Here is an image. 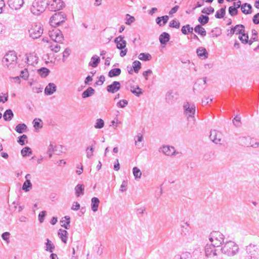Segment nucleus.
<instances>
[{"mask_svg":"<svg viewBox=\"0 0 259 259\" xmlns=\"http://www.w3.org/2000/svg\"><path fill=\"white\" fill-rule=\"evenodd\" d=\"M49 36L54 42L51 44L49 48L55 53L59 52L61 48L58 43L62 44L64 40V36L62 31L59 29L54 30L50 32Z\"/></svg>","mask_w":259,"mask_h":259,"instance_id":"nucleus-1","label":"nucleus"},{"mask_svg":"<svg viewBox=\"0 0 259 259\" xmlns=\"http://www.w3.org/2000/svg\"><path fill=\"white\" fill-rule=\"evenodd\" d=\"M221 251L223 253L229 256H234L239 251L238 245L234 241H226L222 244Z\"/></svg>","mask_w":259,"mask_h":259,"instance_id":"nucleus-2","label":"nucleus"},{"mask_svg":"<svg viewBox=\"0 0 259 259\" xmlns=\"http://www.w3.org/2000/svg\"><path fill=\"white\" fill-rule=\"evenodd\" d=\"M48 3L45 0H34L30 8L31 12L35 15H39L47 8Z\"/></svg>","mask_w":259,"mask_h":259,"instance_id":"nucleus-3","label":"nucleus"},{"mask_svg":"<svg viewBox=\"0 0 259 259\" xmlns=\"http://www.w3.org/2000/svg\"><path fill=\"white\" fill-rule=\"evenodd\" d=\"M184 113L187 117L189 121H192L194 123L195 121L194 115L196 111L195 105L188 102H185L183 105Z\"/></svg>","mask_w":259,"mask_h":259,"instance_id":"nucleus-4","label":"nucleus"},{"mask_svg":"<svg viewBox=\"0 0 259 259\" xmlns=\"http://www.w3.org/2000/svg\"><path fill=\"white\" fill-rule=\"evenodd\" d=\"M67 19V16L63 12L54 14L50 18V23L53 27H57L64 23Z\"/></svg>","mask_w":259,"mask_h":259,"instance_id":"nucleus-5","label":"nucleus"},{"mask_svg":"<svg viewBox=\"0 0 259 259\" xmlns=\"http://www.w3.org/2000/svg\"><path fill=\"white\" fill-rule=\"evenodd\" d=\"M211 244L216 247H219L222 245L224 240V236L219 231H214L210 233L209 237Z\"/></svg>","mask_w":259,"mask_h":259,"instance_id":"nucleus-6","label":"nucleus"},{"mask_svg":"<svg viewBox=\"0 0 259 259\" xmlns=\"http://www.w3.org/2000/svg\"><path fill=\"white\" fill-rule=\"evenodd\" d=\"M17 57L15 53L11 51L7 53L3 59L2 62L4 65L8 68H11L16 64Z\"/></svg>","mask_w":259,"mask_h":259,"instance_id":"nucleus-7","label":"nucleus"},{"mask_svg":"<svg viewBox=\"0 0 259 259\" xmlns=\"http://www.w3.org/2000/svg\"><path fill=\"white\" fill-rule=\"evenodd\" d=\"M29 36L33 39L39 38L43 33V28L40 23H34L29 29Z\"/></svg>","mask_w":259,"mask_h":259,"instance_id":"nucleus-8","label":"nucleus"},{"mask_svg":"<svg viewBox=\"0 0 259 259\" xmlns=\"http://www.w3.org/2000/svg\"><path fill=\"white\" fill-rule=\"evenodd\" d=\"M239 143L240 145L244 147H251L254 148H258L259 143L255 142L253 143L252 139L249 136H244L239 138Z\"/></svg>","mask_w":259,"mask_h":259,"instance_id":"nucleus-9","label":"nucleus"},{"mask_svg":"<svg viewBox=\"0 0 259 259\" xmlns=\"http://www.w3.org/2000/svg\"><path fill=\"white\" fill-rule=\"evenodd\" d=\"M49 9L51 11H57L65 7V4L62 0H53L48 3Z\"/></svg>","mask_w":259,"mask_h":259,"instance_id":"nucleus-10","label":"nucleus"},{"mask_svg":"<svg viewBox=\"0 0 259 259\" xmlns=\"http://www.w3.org/2000/svg\"><path fill=\"white\" fill-rule=\"evenodd\" d=\"M246 253L249 256H243L242 259H259V257L256 255L257 250V247L256 245L250 244L246 247Z\"/></svg>","mask_w":259,"mask_h":259,"instance_id":"nucleus-11","label":"nucleus"},{"mask_svg":"<svg viewBox=\"0 0 259 259\" xmlns=\"http://www.w3.org/2000/svg\"><path fill=\"white\" fill-rule=\"evenodd\" d=\"M179 94L177 91L170 90L165 95V101L168 104H174L178 99Z\"/></svg>","mask_w":259,"mask_h":259,"instance_id":"nucleus-12","label":"nucleus"},{"mask_svg":"<svg viewBox=\"0 0 259 259\" xmlns=\"http://www.w3.org/2000/svg\"><path fill=\"white\" fill-rule=\"evenodd\" d=\"M159 151L168 156H174L178 153V152H176L174 147L168 145L163 146L160 148Z\"/></svg>","mask_w":259,"mask_h":259,"instance_id":"nucleus-13","label":"nucleus"},{"mask_svg":"<svg viewBox=\"0 0 259 259\" xmlns=\"http://www.w3.org/2000/svg\"><path fill=\"white\" fill-rule=\"evenodd\" d=\"M216 246L212 244H207L205 248V255L207 257L214 258L216 257L217 255Z\"/></svg>","mask_w":259,"mask_h":259,"instance_id":"nucleus-14","label":"nucleus"},{"mask_svg":"<svg viewBox=\"0 0 259 259\" xmlns=\"http://www.w3.org/2000/svg\"><path fill=\"white\" fill-rule=\"evenodd\" d=\"M209 138L216 144H220L222 141L221 134L215 130H211Z\"/></svg>","mask_w":259,"mask_h":259,"instance_id":"nucleus-15","label":"nucleus"},{"mask_svg":"<svg viewBox=\"0 0 259 259\" xmlns=\"http://www.w3.org/2000/svg\"><path fill=\"white\" fill-rule=\"evenodd\" d=\"M24 0H8V4L10 8L15 10H18L23 6Z\"/></svg>","mask_w":259,"mask_h":259,"instance_id":"nucleus-16","label":"nucleus"},{"mask_svg":"<svg viewBox=\"0 0 259 259\" xmlns=\"http://www.w3.org/2000/svg\"><path fill=\"white\" fill-rule=\"evenodd\" d=\"M121 88L120 82L117 81H114L112 84L108 85L107 87V91L108 92L112 94H114L118 91Z\"/></svg>","mask_w":259,"mask_h":259,"instance_id":"nucleus-17","label":"nucleus"},{"mask_svg":"<svg viewBox=\"0 0 259 259\" xmlns=\"http://www.w3.org/2000/svg\"><path fill=\"white\" fill-rule=\"evenodd\" d=\"M114 42L116 44V47L119 50L124 49L126 45V42L123 39V37L119 36L114 39Z\"/></svg>","mask_w":259,"mask_h":259,"instance_id":"nucleus-18","label":"nucleus"},{"mask_svg":"<svg viewBox=\"0 0 259 259\" xmlns=\"http://www.w3.org/2000/svg\"><path fill=\"white\" fill-rule=\"evenodd\" d=\"M57 90V87L54 83H49L45 89V94L46 95H51L54 94Z\"/></svg>","mask_w":259,"mask_h":259,"instance_id":"nucleus-19","label":"nucleus"},{"mask_svg":"<svg viewBox=\"0 0 259 259\" xmlns=\"http://www.w3.org/2000/svg\"><path fill=\"white\" fill-rule=\"evenodd\" d=\"M26 58L27 63L29 65L33 66L37 63L38 57L34 53H30L27 55Z\"/></svg>","mask_w":259,"mask_h":259,"instance_id":"nucleus-20","label":"nucleus"},{"mask_svg":"<svg viewBox=\"0 0 259 259\" xmlns=\"http://www.w3.org/2000/svg\"><path fill=\"white\" fill-rule=\"evenodd\" d=\"M96 144V142L95 140L92 141V143L90 146L86 148L85 152L87 154V157L88 158H91L93 156V152L94 151V146Z\"/></svg>","mask_w":259,"mask_h":259,"instance_id":"nucleus-21","label":"nucleus"},{"mask_svg":"<svg viewBox=\"0 0 259 259\" xmlns=\"http://www.w3.org/2000/svg\"><path fill=\"white\" fill-rule=\"evenodd\" d=\"M159 39L161 45H165L169 40L170 35L168 33L164 32L160 35Z\"/></svg>","mask_w":259,"mask_h":259,"instance_id":"nucleus-22","label":"nucleus"},{"mask_svg":"<svg viewBox=\"0 0 259 259\" xmlns=\"http://www.w3.org/2000/svg\"><path fill=\"white\" fill-rule=\"evenodd\" d=\"M242 12L246 15L251 14L252 12V6L248 3H244L241 6Z\"/></svg>","mask_w":259,"mask_h":259,"instance_id":"nucleus-23","label":"nucleus"},{"mask_svg":"<svg viewBox=\"0 0 259 259\" xmlns=\"http://www.w3.org/2000/svg\"><path fill=\"white\" fill-rule=\"evenodd\" d=\"M68 232L66 230L60 229L58 232V235L61 241L64 243H66L68 236Z\"/></svg>","mask_w":259,"mask_h":259,"instance_id":"nucleus-24","label":"nucleus"},{"mask_svg":"<svg viewBox=\"0 0 259 259\" xmlns=\"http://www.w3.org/2000/svg\"><path fill=\"white\" fill-rule=\"evenodd\" d=\"M168 19L169 17L167 15L158 17L156 19V22L159 26H163L167 22Z\"/></svg>","mask_w":259,"mask_h":259,"instance_id":"nucleus-25","label":"nucleus"},{"mask_svg":"<svg viewBox=\"0 0 259 259\" xmlns=\"http://www.w3.org/2000/svg\"><path fill=\"white\" fill-rule=\"evenodd\" d=\"M100 200L97 197H93L91 199V208L94 212H96L98 209Z\"/></svg>","mask_w":259,"mask_h":259,"instance_id":"nucleus-26","label":"nucleus"},{"mask_svg":"<svg viewBox=\"0 0 259 259\" xmlns=\"http://www.w3.org/2000/svg\"><path fill=\"white\" fill-rule=\"evenodd\" d=\"M84 186L83 184H77L75 187L76 196L79 197L84 194Z\"/></svg>","mask_w":259,"mask_h":259,"instance_id":"nucleus-27","label":"nucleus"},{"mask_svg":"<svg viewBox=\"0 0 259 259\" xmlns=\"http://www.w3.org/2000/svg\"><path fill=\"white\" fill-rule=\"evenodd\" d=\"M95 93V90L92 87H89L82 93V98L83 99L91 97Z\"/></svg>","mask_w":259,"mask_h":259,"instance_id":"nucleus-28","label":"nucleus"},{"mask_svg":"<svg viewBox=\"0 0 259 259\" xmlns=\"http://www.w3.org/2000/svg\"><path fill=\"white\" fill-rule=\"evenodd\" d=\"M100 61V58L97 55H94L91 58V61L89 65L92 67L95 68L98 65Z\"/></svg>","mask_w":259,"mask_h":259,"instance_id":"nucleus-29","label":"nucleus"},{"mask_svg":"<svg viewBox=\"0 0 259 259\" xmlns=\"http://www.w3.org/2000/svg\"><path fill=\"white\" fill-rule=\"evenodd\" d=\"M14 116V114L13 113V111L11 109H7L6 110L4 114H3V118L5 121H10L12 120Z\"/></svg>","mask_w":259,"mask_h":259,"instance_id":"nucleus-30","label":"nucleus"},{"mask_svg":"<svg viewBox=\"0 0 259 259\" xmlns=\"http://www.w3.org/2000/svg\"><path fill=\"white\" fill-rule=\"evenodd\" d=\"M196 53L200 58H203L204 59L207 58L208 53L206 50L204 48L200 47L198 48Z\"/></svg>","mask_w":259,"mask_h":259,"instance_id":"nucleus-31","label":"nucleus"},{"mask_svg":"<svg viewBox=\"0 0 259 259\" xmlns=\"http://www.w3.org/2000/svg\"><path fill=\"white\" fill-rule=\"evenodd\" d=\"M194 30L202 36H204L206 34V30L201 25H196L194 28Z\"/></svg>","mask_w":259,"mask_h":259,"instance_id":"nucleus-32","label":"nucleus"},{"mask_svg":"<svg viewBox=\"0 0 259 259\" xmlns=\"http://www.w3.org/2000/svg\"><path fill=\"white\" fill-rule=\"evenodd\" d=\"M235 34H241L245 32V27L242 24H238L233 27Z\"/></svg>","mask_w":259,"mask_h":259,"instance_id":"nucleus-33","label":"nucleus"},{"mask_svg":"<svg viewBox=\"0 0 259 259\" xmlns=\"http://www.w3.org/2000/svg\"><path fill=\"white\" fill-rule=\"evenodd\" d=\"M121 73V69L118 68L111 69L108 72V76L110 77H113L119 75Z\"/></svg>","mask_w":259,"mask_h":259,"instance_id":"nucleus-34","label":"nucleus"},{"mask_svg":"<svg viewBox=\"0 0 259 259\" xmlns=\"http://www.w3.org/2000/svg\"><path fill=\"white\" fill-rule=\"evenodd\" d=\"M226 7L225 6L224 8H222L221 9L217 11L215 14V17L217 19L223 18L226 14Z\"/></svg>","mask_w":259,"mask_h":259,"instance_id":"nucleus-35","label":"nucleus"},{"mask_svg":"<svg viewBox=\"0 0 259 259\" xmlns=\"http://www.w3.org/2000/svg\"><path fill=\"white\" fill-rule=\"evenodd\" d=\"M222 34V30L220 27H215L212 29L210 33V36L212 37H217Z\"/></svg>","mask_w":259,"mask_h":259,"instance_id":"nucleus-36","label":"nucleus"},{"mask_svg":"<svg viewBox=\"0 0 259 259\" xmlns=\"http://www.w3.org/2000/svg\"><path fill=\"white\" fill-rule=\"evenodd\" d=\"M193 30V28L191 27L189 24H187L182 27L181 31L184 34L186 35L189 33H192Z\"/></svg>","mask_w":259,"mask_h":259,"instance_id":"nucleus-37","label":"nucleus"},{"mask_svg":"<svg viewBox=\"0 0 259 259\" xmlns=\"http://www.w3.org/2000/svg\"><path fill=\"white\" fill-rule=\"evenodd\" d=\"M45 244L46 247V250L50 252H53L55 247L52 242L49 239H47V242Z\"/></svg>","mask_w":259,"mask_h":259,"instance_id":"nucleus-38","label":"nucleus"},{"mask_svg":"<svg viewBox=\"0 0 259 259\" xmlns=\"http://www.w3.org/2000/svg\"><path fill=\"white\" fill-rule=\"evenodd\" d=\"M37 72L41 77H46L49 75L50 71L49 69L46 67H42L39 69Z\"/></svg>","mask_w":259,"mask_h":259,"instance_id":"nucleus-39","label":"nucleus"},{"mask_svg":"<svg viewBox=\"0 0 259 259\" xmlns=\"http://www.w3.org/2000/svg\"><path fill=\"white\" fill-rule=\"evenodd\" d=\"M131 91L137 97H139L143 94L142 89H140L139 86H136V87L134 86L131 87Z\"/></svg>","mask_w":259,"mask_h":259,"instance_id":"nucleus-40","label":"nucleus"},{"mask_svg":"<svg viewBox=\"0 0 259 259\" xmlns=\"http://www.w3.org/2000/svg\"><path fill=\"white\" fill-rule=\"evenodd\" d=\"M140 60L142 61H149L152 58L151 55L149 53H140L138 56Z\"/></svg>","mask_w":259,"mask_h":259,"instance_id":"nucleus-41","label":"nucleus"},{"mask_svg":"<svg viewBox=\"0 0 259 259\" xmlns=\"http://www.w3.org/2000/svg\"><path fill=\"white\" fill-rule=\"evenodd\" d=\"M27 128V126L24 123L18 124L15 128L16 131L19 134H22Z\"/></svg>","mask_w":259,"mask_h":259,"instance_id":"nucleus-42","label":"nucleus"},{"mask_svg":"<svg viewBox=\"0 0 259 259\" xmlns=\"http://www.w3.org/2000/svg\"><path fill=\"white\" fill-rule=\"evenodd\" d=\"M32 185L30 180H26L22 186V189L25 192H28L31 188Z\"/></svg>","mask_w":259,"mask_h":259,"instance_id":"nucleus-43","label":"nucleus"},{"mask_svg":"<svg viewBox=\"0 0 259 259\" xmlns=\"http://www.w3.org/2000/svg\"><path fill=\"white\" fill-rule=\"evenodd\" d=\"M32 150L29 147H25L21 150V153L23 157L29 156L32 154Z\"/></svg>","mask_w":259,"mask_h":259,"instance_id":"nucleus-44","label":"nucleus"},{"mask_svg":"<svg viewBox=\"0 0 259 259\" xmlns=\"http://www.w3.org/2000/svg\"><path fill=\"white\" fill-rule=\"evenodd\" d=\"M198 21L202 25H204L208 22L209 17L207 16L201 15L198 18Z\"/></svg>","mask_w":259,"mask_h":259,"instance_id":"nucleus-45","label":"nucleus"},{"mask_svg":"<svg viewBox=\"0 0 259 259\" xmlns=\"http://www.w3.org/2000/svg\"><path fill=\"white\" fill-rule=\"evenodd\" d=\"M238 38L244 44H246L248 42V34L245 33V32L242 33L241 35H239Z\"/></svg>","mask_w":259,"mask_h":259,"instance_id":"nucleus-46","label":"nucleus"},{"mask_svg":"<svg viewBox=\"0 0 259 259\" xmlns=\"http://www.w3.org/2000/svg\"><path fill=\"white\" fill-rule=\"evenodd\" d=\"M133 68L134 69V71L136 72V73H138L139 72V70L141 69V63L140 61H135L133 63Z\"/></svg>","mask_w":259,"mask_h":259,"instance_id":"nucleus-47","label":"nucleus"},{"mask_svg":"<svg viewBox=\"0 0 259 259\" xmlns=\"http://www.w3.org/2000/svg\"><path fill=\"white\" fill-rule=\"evenodd\" d=\"M133 172L136 179L141 178L142 176V172L139 168L137 167H134L133 169Z\"/></svg>","mask_w":259,"mask_h":259,"instance_id":"nucleus-48","label":"nucleus"},{"mask_svg":"<svg viewBox=\"0 0 259 259\" xmlns=\"http://www.w3.org/2000/svg\"><path fill=\"white\" fill-rule=\"evenodd\" d=\"M104 126V121L101 118H98L96 120V123L94 125L95 128L100 129Z\"/></svg>","mask_w":259,"mask_h":259,"instance_id":"nucleus-49","label":"nucleus"},{"mask_svg":"<svg viewBox=\"0 0 259 259\" xmlns=\"http://www.w3.org/2000/svg\"><path fill=\"white\" fill-rule=\"evenodd\" d=\"M257 32L255 30H252V36L250 40H248V43L249 45H252L253 41L257 40Z\"/></svg>","mask_w":259,"mask_h":259,"instance_id":"nucleus-50","label":"nucleus"},{"mask_svg":"<svg viewBox=\"0 0 259 259\" xmlns=\"http://www.w3.org/2000/svg\"><path fill=\"white\" fill-rule=\"evenodd\" d=\"M27 136L26 135H23L18 137L17 142L21 145H24L25 143H27Z\"/></svg>","mask_w":259,"mask_h":259,"instance_id":"nucleus-51","label":"nucleus"},{"mask_svg":"<svg viewBox=\"0 0 259 259\" xmlns=\"http://www.w3.org/2000/svg\"><path fill=\"white\" fill-rule=\"evenodd\" d=\"M41 121L39 118H35L33 121V126L35 129L41 128L42 125L40 123Z\"/></svg>","mask_w":259,"mask_h":259,"instance_id":"nucleus-52","label":"nucleus"},{"mask_svg":"<svg viewBox=\"0 0 259 259\" xmlns=\"http://www.w3.org/2000/svg\"><path fill=\"white\" fill-rule=\"evenodd\" d=\"M125 19H126L125 24L127 25H130L135 20L134 17L132 16L129 14H126L125 15Z\"/></svg>","mask_w":259,"mask_h":259,"instance_id":"nucleus-53","label":"nucleus"},{"mask_svg":"<svg viewBox=\"0 0 259 259\" xmlns=\"http://www.w3.org/2000/svg\"><path fill=\"white\" fill-rule=\"evenodd\" d=\"M238 9L233 6H230L229 8V13L231 16H234L238 14Z\"/></svg>","mask_w":259,"mask_h":259,"instance_id":"nucleus-54","label":"nucleus"},{"mask_svg":"<svg viewBox=\"0 0 259 259\" xmlns=\"http://www.w3.org/2000/svg\"><path fill=\"white\" fill-rule=\"evenodd\" d=\"M214 11L213 8L210 6L209 7L204 8L202 11L201 13L206 14L207 15H209L211 13H213Z\"/></svg>","mask_w":259,"mask_h":259,"instance_id":"nucleus-55","label":"nucleus"},{"mask_svg":"<svg viewBox=\"0 0 259 259\" xmlns=\"http://www.w3.org/2000/svg\"><path fill=\"white\" fill-rule=\"evenodd\" d=\"M169 26L170 27L179 28L180 27V23L177 20H172L170 22Z\"/></svg>","mask_w":259,"mask_h":259,"instance_id":"nucleus-56","label":"nucleus"},{"mask_svg":"<svg viewBox=\"0 0 259 259\" xmlns=\"http://www.w3.org/2000/svg\"><path fill=\"white\" fill-rule=\"evenodd\" d=\"M64 218L66 221V224H63L61 226H62V227H64L66 229H69L70 228V218L68 215L64 217Z\"/></svg>","mask_w":259,"mask_h":259,"instance_id":"nucleus-57","label":"nucleus"},{"mask_svg":"<svg viewBox=\"0 0 259 259\" xmlns=\"http://www.w3.org/2000/svg\"><path fill=\"white\" fill-rule=\"evenodd\" d=\"M181 234L183 237H186L187 234L190 235V231L189 229L186 227H185V226L182 225V232Z\"/></svg>","mask_w":259,"mask_h":259,"instance_id":"nucleus-58","label":"nucleus"},{"mask_svg":"<svg viewBox=\"0 0 259 259\" xmlns=\"http://www.w3.org/2000/svg\"><path fill=\"white\" fill-rule=\"evenodd\" d=\"M70 49L68 48L65 49L63 53V62H65L66 61V58L69 56L70 55Z\"/></svg>","mask_w":259,"mask_h":259,"instance_id":"nucleus-59","label":"nucleus"},{"mask_svg":"<svg viewBox=\"0 0 259 259\" xmlns=\"http://www.w3.org/2000/svg\"><path fill=\"white\" fill-rule=\"evenodd\" d=\"M46 215V211H41L38 214V220L40 223H42L44 221L45 217Z\"/></svg>","mask_w":259,"mask_h":259,"instance_id":"nucleus-60","label":"nucleus"},{"mask_svg":"<svg viewBox=\"0 0 259 259\" xmlns=\"http://www.w3.org/2000/svg\"><path fill=\"white\" fill-rule=\"evenodd\" d=\"M127 104L128 102L126 100H121L117 103V105L120 108H124Z\"/></svg>","mask_w":259,"mask_h":259,"instance_id":"nucleus-61","label":"nucleus"},{"mask_svg":"<svg viewBox=\"0 0 259 259\" xmlns=\"http://www.w3.org/2000/svg\"><path fill=\"white\" fill-rule=\"evenodd\" d=\"M105 80V78L104 75H101L99 77V80L95 82V84L97 85H101L103 84Z\"/></svg>","mask_w":259,"mask_h":259,"instance_id":"nucleus-62","label":"nucleus"},{"mask_svg":"<svg viewBox=\"0 0 259 259\" xmlns=\"http://www.w3.org/2000/svg\"><path fill=\"white\" fill-rule=\"evenodd\" d=\"M10 235V233L9 232H6L2 234V237L4 240L6 241L7 243H9Z\"/></svg>","mask_w":259,"mask_h":259,"instance_id":"nucleus-63","label":"nucleus"},{"mask_svg":"<svg viewBox=\"0 0 259 259\" xmlns=\"http://www.w3.org/2000/svg\"><path fill=\"white\" fill-rule=\"evenodd\" d=\"M56 148L57 146L55 145H54L53 143L51 142L48 147V151L49 152H53L56 151Z\"/></svg>","mask_w":259,"mask_h":259,"instance_id":"nucleus-64","label":"nucleus"}]
</instances>
